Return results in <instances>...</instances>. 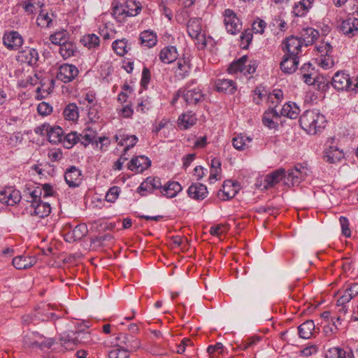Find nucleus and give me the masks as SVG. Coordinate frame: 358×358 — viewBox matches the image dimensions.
<instances>
[{
	"label": "nucleus",
	"instance_id": "nucleus-1",
	"mask_svg": "<svg viewBox=\"0 0 358 358\" xmlns=\"http://www.w3.org/2000/svg\"><path fill=\"white\" fill-rule=\"evenodd\" d=\"M308 174V169L301 164H296L294 169L288 170L280 168L265 176L264 180V187L266 189L274 187L282 180L287 187L298 186L305 180Z\"/></svg>",
	"mask_w": 358,
	"mask_h": 358
},
{
	"label": "nucleus",
	"instance_id": "nucleus-2",
	"mask_svg": "<svg viewBox=\"0 0 358 358\" xmlns=\"http://www.w3.org/2000/svg\"><path fill=\"white\" fill-rule=\"evenodd\" d=\"M301 128L310 134H316L325 127V116L317 110H306L300 117Z\"/></svg>",
	"mask_w": 358,
	"mask_h": 358
},
{
	"label": "nucleus",
	"instance_id": "nucleus-3",
	"mask_svg": "<svg viewBox=\"0 0 358 358\" xmlns=\"http://www.w3.org/2000/svg\"><path fill=\"white\" fill-rule=\"evenodd\" d=\"M331 85L338 91L358 92V76L350 77L344 71H338L332 77Z\"/></svg>",
	"mask_w": 358,
	"mask_h": 358
},
{
	"label": "nucleus",
	"instance_id": "nucleus-4",
	"mask_svg": "<svg viewBox=\"0 0 358 358\" xmlns=\"http://www.w3.org/2000/svg\"><path fill=\"white\" fill-rule=\"evenodd\" d=\"M23 345L25 348H50L54 343L52 338H45L36 332L27 333L23 337Z\"/></svg>",
	"mask_w": 358,
	"mask_h": 358
},
{
	"label": "nucleus",
	"instance_id": "nucleus-5",
	"mask_svg": "<svg viewBox=\"0 0 358 358\" xmlns=\"http://www.w3.org/2000/svg\"><path fill=\"white\" fill-rule=\"evenodd\" d=\"M178 96H182L187 103L196 104L202 101L203 94L199 87H192L191 85L188 84L178 91L173 101H176Z\"/></svg>",
	"mask_w": 358,
	"mask_h": 358
},
{
	"label": "nucleus",
	"instance_id": "nucleus-6",
	"mask_svg": "<svg viewBox=\"0 0 358 358\" xmlns=\"http://www.w3.org/2000/svg\"><path fill=\"white\" fill-rule=\"evenodd\" d=\"M224 24L228 33L235 35L242 29V23L233 10L226 9L224 13Z\"/></svg>",
	"mask_w": 358,
	"mask_h": 358
},
{
	"label": "nucleus",
	"instance_id": "nucleus-7",
	"mask_svg": "<svg viewBox=\"0 0 358 358\" xmlns=\"http://www.w3.org/2000/svg\"><path fill=\"white\" fill-rule=\"evenodd\" d=\"M339 29L344 35L349 38L358 36V17L353 14L348 15L341 21Z\"/></svg>",
	"mask_w": 358,
	"mask_h": 358
},
{
	"label": "nucleus",
	"instance_id": "nucleus-8",
	"mask_svg": "<svg viewBox=\"0 0 358 358\" xmlns=\"http://www.w3.org/2000/svg\"><path fill=\"white\" fill-rule=\"evenodd\" d=\"M117 345L127 352H135L141 348V341L133 335L120 334L117 337Z\"/></svg>",
	"mask_w": 358,
	"mask_h": 358
},
{
	"label": "nucleus",
	"instance_id": "nucleus-9",
	"mask_svg": "<svg viewBox=\"0 0 358 358\" xmlns=\"http://www.w3.org/2000/svg\"><path fill=\"white\" fill-rule=\"evenodd\" d=\"M2 41L9 50H17L24 42L22 36L16 31H6L3 35Z\"/></svg>",
	"mask_w": 358,
	"mask_h": 358
},
{
	"label": "nucleus",
	"instance_id": "nucleus-10",
	"mask_svg": "<svg viewBox=\"0 0 358 358\" xmlns=\"http://www.w3.org/2000/svg\"><path fill=\"white\" fill-rule=\"evenodd\" d=\"M141 10V6L139 3H136L132 0H129L126 2L125 5L115 8L113 15H115L116 17L121 15L132 17L138 15Z\"/></svg>",
	"mask_w": 358,
	"mask_h": 358
},
{
	"label": "nucleus",
	"instance_id": "nucleus-11",
	"mask_svg": "<svg viewBox=\"0 0 358 358\" xmlns=\"http://www.w3.org/2000/svg\"><path fill=\"white\" fill-rule=\"evenodd\" d=\"M162 187L160 178L157 177H148L137 188L136 192L142 196L151 194L155 189Z\"/></svg>",
	"mask_w": 358,
	"mask_h": 358
},
{
	"label": "nucleus",
	"instance_id": "nucleus-12",
	"mask_svg": "<svg viewBox=\"0 0 358 358\" xmlns=\"http://www.w3.org/2000/svg\"><path fill=\"white\" fill-rule=\"evenodd\" d=\"M78 72V69L76 66L64 64L59 69L57 78L64 83H67L74 80L77 77Z\"/></svg>",
	"mask_w": 358,
	"mask_h": 358
},
{
	"label": "nucleus",
	"instance_id": "nucleus-13",
	"mask_svg": "<svg viewBox=\"0 0 358 358\" xmlns=\"http://www.w3.org/2000/svg\"><path fill=\"white\" fill-rule=\"evenodd\" d=\"M64 179L69 187H77L82 182V171L72 166L65 171Z\"/></svg>",
	"mask_w": 358,
	"mask_h": 358
},
{
	"label": "nucleus",
	"instance_id": "nucleus-14",
	"mask_svg": "<svg viewBox=\"0 0 358 358\" xmlns=\"http://www.w3.org/2000/svg\"><path fill=\"white\" fill-rule=\"evenodd\" d=\"M31 215H36L40 218H43L50 215L51 212V207L47 202H39L32 203L27 208Z\"/></svg>",
	"mask_w": 358,
	"mask_h": 358
},
{
	"label": "nucleus",
	"instance_id": "nucleus-15",
	"mask_svg": "<svg viewBox=\"0 0 358 358\" xmlns=\"http://www.w3.org/2000/svg\"><path fill=\"white\" fill-rule=\"evenodd\" d=\"M17 60L21 63L34 66L38 60V53L36 49L27 47L18 52Z\"/></svg>",
	"mask_w": 358,
	"mask_h": 358
},
{
	"label": "nucleus",
	"instance_id": "nucleus-16",
	"mask_svg": "<svg viewBox=\"0 0 358 358\" xmlns=\"http://www.w3.org/2000/svg\"><path fill=\"white\" fill-rule=\"evenodd\" d=\"M151 165V161L145 156L133 157L128 164V169L136 173H142Z\"/></svg>",
	"mask_w": 358,
	"mask_h": 358
},
{
	"label": "nucleus",
	"instance_id": "nucleus-17",
	"mask_svg": "<svg viewBox=\"0 0 358 358\" xmlns=\"http://www.w3.org/2000/svg\"><path fill=\"white\" fill-rule=\"evenodd\" d=\"M283 50H286L288 55L292 56H298L302 45H304L299 37L294 36L287 38L286 41L283 42Z\"/></svg>",
	"mask_w": 358,
	"mask_h": 358
},
{
	"label": "nucleus",
	"instance_id": "nucleus-18",
	"mask_svg": "<svg viewBox=\"0 0 358 358\" xmlns=\"http://www.w3.org/2000/svg\"><path fill=\"white\" fill-rule=\"evenodd\" d=\"M21 194L18 190L8 188L0 192V202L8 206H14L21 200Z\"/></svg>",
	"mask_w": 358,
	"mask_h": 358
},
{
	"label": "nucleus",
	"instance_id": "nucleus-19",
	"mask_svg": "<svg viewBox=\"0 0 358 358\" xmlns=\"http://www.w3.org/2000/svg\"><path fill=\"white\" fill-rule=\"evenodd\" d=\"M299 64V57L292 56L286 54L283 57L282 61L280 62V69L285 73H294Z\"/></svg>",
	"mask_w": 358,
	"mask_h": 358
},
{
	"label": "nucleus",
	"instance_id": "nucleus-20",
	"mask_svg": "<svg viewBox=\"0 0 358 358\" xmlns=\"http://www.w3.org/2000/svg\"><path fill=\"white\" fill-rule=\"evenodd\" d=\"M280 117L278 112L275 108H271L264 113L262 122L265 127L269 129H277Z\"/></svg>",
	"mask_w": 358,
	"mask_h": 358
},
{
	"label": "nucleus",
	"instance_id": "nucleus-21",
	"mask_svg": "<svg viewBox=\"0 0 358 358\" xmlns=\"http://www.w3.org/2000/svg\"><path fill=\"white\" fill-rule=\"evenodd\" d=\"M240 190V185L237 182L231 180H227L224 182L222 185V194L224 197L223 200H229L234 198Z\"/></svg>",
	"mask_w": 358,
	"mask_h": 358
},
{
	"label": "nucleus",
	"instance_id": "nucleus-22",
	"mask_svg": "<svg viewBox=\"0 0 358 358\" xmlns=\"http://www.w3.org/2000/svg\"><path fill=\"white\" fill-rule=\"evenodd\" d=\"M177 48L173 45L164 48L159 52V59L164 64H171L178 57Z\"/></svg>",
	"mask_w": 358,
	"mask_h": 358
},
{
	"label": "nucleus",
	"instance_id": "nucleus-23",
	"mask_svg": "<svg viewBox=\"0 0 358 358\" xmlns=\"http://www.w3.org/2000/svg\"><path fill=\"white\" fill-rule=\"evenodd\" d=\"M188 196L194 199H203L208 194L207 187L201 183H194L187 189Z\"/></svg>",
	"mask_w": 358,
	"mask_h": 358
},
{
	"label": "nucleus",
	"instance_id": "nucleus-24",
	"mask_svg": "<svg viewBox=\"0 0 358 358\" xmlns=\"http://www.w3.org/2000/svg\"><path fill=\"white\" fill-rule=\"evenodd\" d=\"M215 87L219 92L234 94L236 90L235 82L229 79H218L215 81Z\"/></svg>",
	"mask_w": 358,
	"mask_h": 358
},
{
	"label": "nucleus",
	"instance_id": "nucleus-25",
	"mask_svg": "<svg viewBox=\"0 0 358 358\" xmlns=\"http://www.w3.org/2000/svg\"><path fill=\"white\" fill-rule=\"evenodd\" d=\"M115 138L119 145H125L124 149V153H127L138 141V138L135 135L129 136L124 134H116Z\"/></svg>",
	"mask_w": 358,
	"mask_h": 358
},
{
	"label": "nucleus",
	"instance_id": "nucleus-26",
	"mask_svg": "<svg viewBox=\"0 0 358 358\" xmlns=\"http://www.w3.org/2000/svg\"><path fill=\"white\" fill-rule=\"evenodd\" d=\"M300 34L299 38L306 46L312 45L320 35L319 31L312 27L303 29Z\"/></svg>",
	"mask_w": 358,
	"mask_h": 358
},
{
	"label": "nucleus",
	"instance_id": "nucleus-27",
	"mask_svg": "<svg viewBox=\"0 0 358 358\" xmlns=\"http://www.w3.org/2000/svg\"><path fill=\"white\" fill-rule=\"evenodd\" d=\"M36 262L34 257L19 255L13 258V265L17 269H26L33 266Z\"/></svg>",
	"mask_w": 358,
	"mask_h": 358
},
{
	"label": "nucleus",
	"instance_id": "nucleus-28",
	"mask_svg": "<svg viewBox=\"0 0 358 358\" xmlns=\"http://www.w3.org/2000/svg\"><path fill=\"white\" fill-rule=\"evenodd\" d=\"M196 121L197 118L196 114L189 111L179 116L178 124L180 129H187L194 125Z\"/></svg>",
	"mask_w": 358,
	"mask_h": 358
},
{
	"label": "nucleus",
	"instance_id": "nucleus-29",
	"mask_svg": "<svg viewBox=\"0 0 358 358\" xmlns=\"http://www.w3.org/2000/svg\"><path fill=\"white\" fill-rule=\"evenodd\" d=\"M344 155L342 150L337 148L330 147L327 149L323 156L324 160L330 164H336L343 159Z\"/></svg>",
	"mask_w": 358,
	"mask_h": 358
},
{
	"label": "nucleus",
	"instance_id": "nucleus-30",
	"mask_svg": "<svg viewBox=\"0 0 358 358\" xmlns=\"http://www.w3.org/2000/svg\"><path fill=\"white\" fill-rule=\"evenodd\" d=\"M141 44L147 47L152 48L157 42V34L150 30H145L142 31L139 37Z\"/></svg>",
	"mask_w": 358,
	"mask_h": 358
},
{
	"label": "nucleus",
	"instance_id": "nucleus-31",
	"mask_svg": "<svg viewBox=\"0 0 358 358\" xmlns=\"http://www.w3.org/2000/svg\"><path fill=\"white\" fill-rule=\"evenodd\" d=\"M187 29L189 35L192 38L199 40L200 37L203 38V36L201 34V27L198 19H190L187 22Z\"/></svg>",
	"mask_w": 358,
	"mask_h": 358
},
{
	"label": "nucleus",
	"instance_id": "nucleus-32",
	"mask_svg": "<svg viewBox=\"0 0 358 358\" xmlns=\"http://www.w3.org/2000/svg\"><path fill=\"white\" fill-rule=\"evenodd\" d=\"M182 186L178 182H169L162 186L161 192L168 198L175 197L182 190Z\"/></svg>",
	"mask_w": 358,
	"mask_h": 358
},
{
	"label": "nucleus",
	"instance_id": "nucleus-33",
	"mask_svg": "<svg viewBox=\"0 0 358 358\" xmlns=\"http://www.w3.org/2000/svg\"><path fill=\"white\" fill-rule=\"evenodd\" d=\"M313 0H301L294 4L293 7L292 13L294 16L302 17L304 16L309 8H311Z\"/></svg>",
	"mask_w": 358,
	"mask_h": 358
},
{
	"label": "nucleus",
	"instance_id": "nucleus-34",
	"mask_svg": "<svg viewBox=\"0 0 358 358\" xmlns=\"http://www.w3.org/2000/svg\"><path fill=\"white\" fill-rule=\"evenodd\" d=\"M78 136L80 137L79 141L85 147L91 143L98 145L96 134L91 129H85L81 134H78Z\"/></svg>",
	"mask_w": 358,
	"mask_h": 358
},
{
	"label": "nucleus",
	"instance_id": "nucleus-35",
	"mask_svg": "<svg viewBox=\"0 0 358 358\" xmlns=\"http://www.w3.org/2000/svg\"><path fill=\"white\" fill-rule=\"evenodd\" d=\"M315 329V324L313 320H306L298 327L300 338L308 339L313 335Z\"/></svg>",
	"mask_w": 358,
	"mask_h": 358
},
{
	"label": "nucleus",
	"instance_id": "nucleus-36",
	"mask_svg": "<svg viewBox=\"0 0 358 358\" xmlns=\"http://www.w3.org/2000/svg\"><path fill=\"white\" fill-rule=\"evenodd\" d=\"M299 113L300 109L294 102L285 103L281 110V115L290 119H296Z\"/></svg>",
	"mask_w": 358,
	"mask_h": 358
},
{
	"label": "nucleus",
	"instance_id": "nucleus-37",
	"mask_svg": "<svg viewBox=\"0 0 358 358\" xmlns=\"http://www.w3.org/2000/svg\"><path fill=\"white\" fill-rule=\"evenodd\" d=\"M112 48L114 52L119 56H124L130 50V46L126 38L114 41L112 43Z\"/></svg>",
	"mask_w": 358,
	"mask_h": 358
},
{
	"label": "nucleus",
	"instance_id": "nucleus-38",
	"mask_svg": "<svg viewBox=\"0 0 358 358\" xmlns=\"http://www.w3.org/2000/svg\"><path fill=\"white\" fill-rule=\"evenodd\" d=\"M80 43L88 49H95L100 45V38L95 34H89L82 37Z\"/></svg>",
	"mask_w": 358,
	"mask_h": 358
},
{
	"label": "nucleus",
	"instance_id": "nucleus-39",
	"mask_svg": "<svg viewBox=\"0 0 358 358\" xmlns=\"http://www.w3.org/2000/svg\"><path fill=\"white\" fill-rule=\"evenodd\" d=\"M248 61V57L244 55L236 61L232 62L228 68V72L231 74L241 72L244 74L245 64Z\"/></svg>",
	"mask_w": 358,
	"mask_h": 358
},
{
	"label": "nucleus",
	"instance_id": "nucleus-40",
	"mask_svg": "<svg viewBox=\"0 0 358 358\" xmlns=\"http://www.w3.org/2000/svg\"><path fill=\"white\" fill-rule=\"evenodd\" d=\"M63 115L66 120L76 121L79 117L78 108L76 103L68 104L64 110Z\"/></svg>",
	"mask_w": 358,
	"mask_h": 358
},
{
	"label": "nucleus",
	"instance_id": "nucleus-41",
	"mask_svg": "<svg viewBox=\"0 0 358 358\" xmlns=\"http://www.w3.org/2000/svg\"><path fill=\"white\" fill-rule=\"evenodd\" d=\"M63 129L59 126L50 127L48 134L49 141L52 143H60L62 141Z\"/></svg>",
	"mask_w": 358,
	"mask_h": 358
},
{
	"label": "nucleus",
	"instance_id": "nucleus-42",
	"mask_svg": "<svg viewBox=\"0 0 358 358\" xmlns=\"http://www.w3.org/2000/svg\"><path fill=\"white\" fill-rule=\"evenodd\" d=\"M191 66L189 60L185 59V58L182 60H179L178 62V69L176 71L177 76L182 79L186 78L190 71Z\"/></svg>",
	"mask_w": 358,
	"mask_h": 358
},
{
	"label": "nucleus",
	"instance_id": "nucleus-43",
	"mask_svg": "<svg viewBox=\"0 0 358 358\" xmlns=\"http://www.w3.org/2000/svg\"><path fill=\"white\" fill-rule=\"evenodd\" d=\"M43 3L41 0H26L24 2V9L28 14H33L42 8Z\"/></svg>",
	"mask_w": 358,
	"mask_h": 358
},
{
	"label": "nucleus",
	"instance_id": "nucleus-44",
	"mask_svg": "<svg viewBox=\"0 0 358 358\" xmlns=\"http://www.w3.org/2000/svg\"><path fill=\"white\" fill-rule=\"evenodd\" d=\"M251 141V138L246 137L245 136H243L241 134L233 138L232 144L234 148L236 150H243L247 146V141L250 143Z\"/></svg>",
	"mask_w": 358,
	"mask_h": 358
},
{
	"label": "nucleus",
	"instance_id": "nucleus-45",
	"mask_svg": "<svg viewBox=\"0 0 358 358\" xmlns=\"http://www.w3.org/2000/svg\"><path fill=\"white\" fill-rule=\"evenodd\" d=\"M76 49V46L71 42H66L59 47V52L64 59L73 56Z\"/></svg>",
	"mask_w": 358,
	"mask_h": 358
},
{
	"label": "nucleus",
	"instance_id": "nucleus-46",
	"mask_svg": "<svg viewBox=\"0 0 358 358\" xmlns=\"http://www.w3.org/2000/svg\"><path fill=\"white\" fill-rule=\"evenodd\" d=\"M79 139L80 137L77 132H71L63 137L62 142L66 148L69 149L78 143Z\"/></svg>",
	"mask_w": 358,
	"mask_h": 358
},
{
	"label": "nucleus",
	"instance_id": "nucleus-47",
	"mask_svg": "<svg viewBox=\"0 0 358 358\" xmlns=\"http://www.w3.org/2000/svg\"><path fill=\"white\" fill-rule=\"evenodd\" d=\"M67 33L63 30L61 31L55 32L50 36V41L55 45H59V47L67 42Z\"/></svg>",
	"mask_w": 358,
	"mask_h": 358
},
{
	"label": "nucleus",
	"instance_id": "nucleus-48",
	"mask_svg": "<svg viewBox=\"0 0 358 358\" xmlns=\"http://www.w3.org/2000/svg\"><path fill=\"white\" fill-rule=\"evenodd\" d=\"M36 24L41 27H50L52 25V19L47 13H44L41 11L37 17Z\"/></svg>",
	"mask_w": 358,
	"mask_h": 358
},
{
	"label": "nucleus",
	"instance_id": "nucleus-49",
	"mask_svg": "<svg viewBox=\"0 0 358 358\" xmlns=\"http://www.w3.org/2000/svg\"><path fill=\"white\" fill-rule=\"evenodd\" d=\"M75 338V331H71L69 333H64L61 335L60 340L62 342V344L66 348H72L73 346H76V343L74 341Z\"/></svg>",
	"mask_w": 358,
	"mask_h": 358
},
{
	"label": "nucleus",
	"instance_id": "nucleus-50",
	"mask_svg": "<svg viewBox=\"0 0 358 358\" xmlns=\"http://www.w3.org/2000/svg\"><path fill=\"white\" fill-rule=\"evenodd\" d=\"M88 232L87 227L85 224H78L73 230L72 234L78 241L85 237Z\"/></svg>",
	"mask_w": 358,
	"mask_h": 358
},
{
	"label": "nucleus",
	"instance_id": "nucleus-51",
	"mask_svg": "<svg viewBox=\"0 0 358 358\" xmlns=\"http://www.w3.org/2000/svg\"><path fill=\"white\" fill-rule=\"evenodd\" d=\"M91 341L90 334L88 332H85L82 331H75V338L74 341L76 343V345L80 343H88Z\"/></svg>",
	"mask_w": 358,
	"mask_h": 358
},
{
	"label": "nucleus",
	"instance_id": "nucleus-52",
	"mask_svg": "<svg viewBox=\"0 0 358 358\" xmlns=\"http://www.w3.org/2000/svg\"><path fill=\"white\" fill-rule=\"evenodd\" d=\"M120 189L117 186L110 187L106 194V200L108 202L113 203L118 198Z\"/></svg>",
	"mask_w": 358,
	"mask_h": 358
},
{
	"label": "nucleus",
	"instance_id": "nucleus-53",
	"mask_svg": "<svg viewBox=\"0 0 358 358\" xmlns=\"http://www.w3.org/2000/svg\"><path fill=\"white\" fill-rule=\"evenodd\" d=\"M329 80L322 76H317L314 77V83L313 85H317V88L321 90H326L329 87Z\"/></svg>",
	"mask_w": 358,
	"mask_h": 358
},
{
	"label": "nucleus",
	"instance_id": "nucleus-54",
	"mask_svg": "<svg viewBox=\"0 0 358 358\" xmlns=\"http://www.w3.org/2000/svg\"><path fill=\"white\" fill-rule=\"evenodd\" d=\"M37 110L40 115L45 116L51 113L52 107L49 103L43 101L38 105Z\"/></svg>",
	"mask_w": 358,
	"mask_h": 358
},
{
	"label": "nucleus",
	"instance_id": "nucleus-55",
	"mask_svg": "<svg viewBox=\"0 0 358 358\" xmlns=\"http://www.w3.org/2000/svg\"><path fill=\"white\" fill-rule=\"evenodd\" d=\"M339 221L341 226L342 234L346 237H350L351 236V231L349 228L348 220L345 217L341 216Z\"/></svg>",
	"mask_w": 358,
	"mask_h": 358
},
{
	"label": "nucleus",
	"instance_id": "nucleus-56",
	"mask_svg": "<svg viewBox=\"0 0 358 358\" xmlns=\"http://www.w3.org/2000/svg\"><path fill=\"white\" fill-rule=\"evenodd\" d=\"M27 190H29V189H28ZM29 194H30L31 198L30 201L31 203H34H34L39 202L40 201H41V198L43 194L42 189L40 187H37L32 191H29Z\"/></svg>",
	"mask_w": 358,
	"mask_h": 358
},
{
	"label": "nucleus",
	"instance_id": "nucleus-57",
	"mask_svg": "<svg viewBox=\"0 0 358 358\" xmlns=\"http://www.w3.org/2000/svg\"><path fill=\"white\" fill-rule=\"evenodd\" d=\"M317 49L321 53V55H329L332 52L333 47L329 42H323Z\"/></svg>",
	"mask_w": 358,
	"mask_h": 358
},
{
	"label": "nucleus",
	"instance_id": "nucleus-58",
	"mask_svg": "<svg viewBox=\"0 0 358 358\" xmlns=\"http://www.w3.org/2000/svg\"><path fill=\"white\" fill-rule=\"evenodd\" d=\"M63 157V153L60 150L54 149L51 150L48 152V158L52 162H58Z\"/></svg>",
	"mask_w": 358,
	"mask_h": 358
},
{
	"label": "nucleus",
	"instance_id": "nucleus-59",
	"mask_svg": "<svg viewBox=\"0 0 358 358\" xmlns=\"http://www.w3.org/2000/svg\"><path fill=\"white\" fill-rule=\"evenodd\" d=\"M338 329V326L336 324V322H334L333 324L325 325L323 328V333L327 337L331 336L333 334H336Z\"/></svg>",
	"mask_w": 358,
	"mask_h": 358
},
{
	"label": "nucleus",
	"instance_id": "nucleus-60",
	"mask_svg": "<svg viewBox=\"0 0 358 358\" xmlns=\"http://www.w3.org/2000/svg\"><path fill=\"white\" fill-rule=\"evenodd\" d=\"M266 26V23L263 20H258L252 24V29L255 33L262 34Z\"/></svg>",
	"mask_w": 358,
	"mask_h": 358
},
{
	"label": "nucleus",
	"instance_id": "nucleus-61",
	"mask_svg": "<svg viewBox=\"0 0 358 358\" xmlns=\"http://www.w3.org/2000/svg\"><path fill=\"white\" fill-rule=\"evenodd\" d=\"M151 73L147 67H144L142 71L141 85L144 87L147 86L150 81Z\"/></svg>",
	"mask_w": 358,
	"mask_h": 358
},
{
	"label": "nucleus",
	"instance_id": "nucleus-62",
	"mask_svg": "<svg viewBox=\"0 0 358 358\" xmlns=\"http://www.w3.org/2000/svg\"><path fill=\"white\" fill-rule=\"evenodd\" d=\"M224 350V346L221 343H217L215 345H209L207 348V352L210 355H212L215 352L222 353Z\"/></svg>",
	"mask_w": 358,
	"mask_h": 358
},
{
	"label": "nucleus",
	"instance_id": "nucleus-63",
	"mask_svg": "<svg viewBox=\"0 0 358 358\" xmlns=\"http://www.w3.org/2000/svg\"><path fill=\"white\" fill-rule=\"evenodd\" d=\"M129 352L126 349L120 348L111 352L110 356L114 355L115 358H129Z\"/></svg>",
	"mask_w": 358,
	"mask_h": 358
},
{
	"label": "nucleus",
	"instance_id": "nucleus-64",
	"mask_svg": "<svg viewBox=\"0 0 358 358\" xmlns=\"http://www.w3.org/2000/svg\"><path fill=\"white\" fill-rule=\"evenodd\" d=\"M352 299V296L349 295L348 292L344 291L343 293L337 299L336 305L347 304L351 301Z\"/></svg>",
	"mask_w": 358,
	"mask_h": 358
}]
</instances>
